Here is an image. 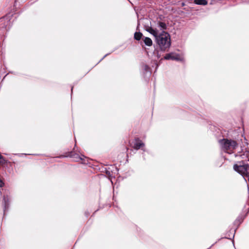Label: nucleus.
Listing matches in <instances>:
<instances>
[{
	"instance_id": "nucleus-3",
	"label": "nucleus",
	"mask_w": 249,
	"mask_h": 249,
	"mask_svg": "<svg viewBox=\"0 0 249 249\" xmlns=\"http://www.w3.org/2000/svg\"><path fill=\"white\" fill-rule=\"evenodd\" d=\"M249 166L248 164L234 165L233 168L235 171L243 176H248L249 173Z\"/></svg>"
},
{
	"instance_id": "nucleus-11",
	"label": "nucleus",
	"mask_w": 249,
	"mask_h": 249,
	"mask_svg": "<svg viewBox=\"0 0 249 249\" xmlns=\"http://www.w3.org/2000/svg\"><path fill=\"white\" fill-rule=\"evenodd\" d=\"M4 185V183L0 179V187H2Z\"/></svg>"
},
{
	"instance_id": "nucleus-5",
	"label": "nucleus",
	"mask_w": 249,
	"mask_h": 249,
	"mask_svg": "<svg viewBox=\"0 0 249 249\" xmlns=\"http://www.w3.org/2000/svg\"><path fill=\"white\" fill-rule=\"evenodd\" d=\"M144 146V143L140 140L137 139L135 140V143L133 145V148L135 149H139Z\"/></svg>"
},
{
	"instance_id": "nucleus-9",
	"label": "nucleus",
	"mask_w": 249,
	"mask_h": 249,
	"mask_svg": "<svg viewBox=\"0 0 249 249\" xmlns=\"http://www.w3.org/2000/svg\"><path fill=\"white\" fill-rule=\"evenodd\" d=\"M159 26L161 29H165L166 28V25L164 22H159Z\"/></svg>"
},
{
	"instance_id": "nucleus-2",
	"label": "nucleus",
	"mask_w": 249,
	"mask_h": 249,
	"mask_svg": "<svg viewBox=\"0 0 249 249\" xmlns=\"http://www.w3.org/2000/svg\"><path fill=\"white\" fill-rule=\"evenodd\" d=\"M219 142L221 148L226 152L231 154L233 152V150L237 147V142L233 140L223 139L219 140Z\"/></svg>"
},
{
	"instance_id": "nucleus-1",
	"label": "nucleus",
	"mask_w": 249,
	"mask_h": 249,
	"mask_svg": "<svg viewBox=\"0 0 249 249\" xmlns=\"http://www.w3.org/2000/svg\"><path fill=\"white\" fill-rule=\"evenodd\" d=\"M145 30L155 37L156 42L161 50L165 51L170 47L171 39L168 33L163 31L158 35L157 30L151 27H147L145 28Z\"/></svg>"
},
{
	"instance_id": "nucleus-8",
	"label": "nucleus",
	"mask_w": 249,
	"mask_h": 249,
	"mask_svg": "<svg viewBox=\"0 0 249 249\" xmlns=\"http://www.w3.org/2000/svg\"><path fill=\"white\" fill-rule=\"evenodd\" d=\"M142 37V34L140 32H136L134 34V38L137 40H140Z\"/></svg>"
},
{
	"instance_id": "nucleus-12",
	"label": "nucleus",
	"mask_w": 249,
	"mask_h": 249,
	"mask_svg": "<svg viewBox=\"0 0 249 249\" xmlns=\"http://www.w3.org/2000/svg\"><path fill=\"white\" fill-rule=\"evenodd\" d=\"M3 199H4V202H5V205H6V198H5V196L4 197Z\"/></svg>"
},
{
	"instance_id": "nucleus-6",
	"label": "nucleus",
	"mask_w": 249,
	"mask_h": 249,
	"mask_svg": "<svg viewBox=\"0 0 249 249\" xmlns=\"http://www.w3.org/2000/svg\"><path fill=\"white\" fill-rule=\"evenodd\" d=\"M142 39L145 45L147 46H151L152 45V40L149 37L143 36Z\"/></svg>"
},
{
	"instance_id": "nucleus-10",
	"label": "nucleus",
	"mask_w": 249,
	"mask_h": 249,
	"mask_svg": "<svg viewBox=\"0 0 249 249\" xmlns=\"http://www.w3.org/2000/svg\"><path fill=\"white\" fill-rule=\"evenodd\" d=\"M4 162V160L2 159V157L0 154V164L3 163Z\"/></svg>"
},
{
	"instance_id": "nucleus-7",
	"label": "nucleus",
	"mask_w": 249,
	"mask_h": 249,
	"mask_svg": "<svg viewBox=\"0 0 249 249\" xmlns=\"http://www.w3.org/2000/svg\"><path fill=\"white\" fill-rule=\"evenodd\" d=\"M194 2L196 4L205 5L207 4V0H195Z\"/></svg>"
},
{
	"instance_id": "nucleus-13",
	"label": "nucleus",
	"mask_w": 249,
	"mask_h": 249,
	"mask_svg": "<svg viewBox=\"0 0 249 249\" xmlns=\"http://www.w3.org/2000/svg\"><path fill=\"white\" fill-rule=\"evenodd\" d=\"M79 160H82V159L81 157H79Z\"/></svg>"
},
{
	"instance_id": "nucleus-4",
	"label": "nucleus",
	"mask_w": 249,
	"mask_h": 249,
	"mask_svg": "<svg viewBox=\"0 0 249 249\" xmlns=\"http://www.w3.org/2000/svg\"><path fill=\"white\" fill-rule=\"evenodd\" d=\"M164 59L166 60L172 59V60H181L178 54H175L174 53H170L166 54L164 56Z\"/></svg>"
}]
</instances>
